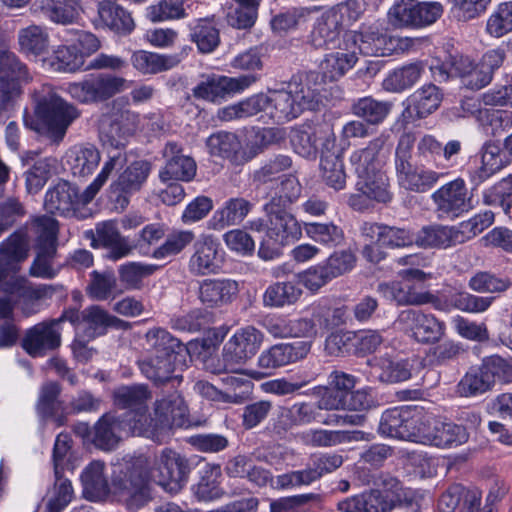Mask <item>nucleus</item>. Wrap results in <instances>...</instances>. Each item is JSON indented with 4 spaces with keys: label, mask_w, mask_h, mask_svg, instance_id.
Listing matches in <instances>:
<instances>
[{
    "label": "nucleus",
    "mask_w": 512,
    "mask_h": 512,
    "mask_svg": "<svg viewBox=\"0 0 512 512\" xmlns=\"http://www.w3.org/2000/svg\"><path fill=\"white\" fill-rule=\"evenodd\" d=\"M415 236V245L422 248H446L469 239L463 231L439 224L424 226Z\"/></svg>",
    "instance_id": "nucleus-30"
},
{
    "label": "nucleus",
    "mask_w": 512,
    "mask_h": 512,
    "mask_svg": "<svg viewBox=\"0 0 512 512\" xmlns=\"http://www.w3.org/2000/svg\"><path fill=\"white\" fill-rule=\"evenodd\" d=\"M27 227L12 233L0 244V283L16 274L29 255Z\"/></svg>",
    "instance_id": "nucleus-17"
},
{
    "label": "nucleus",
    "mask_w": 512,
    "mask_h": 512,
    "mask_svg": "<svg viewBox=\"0 0 512 512\" xmlns=\"http://www.w3.org/2000/svg\"><path fill=\"white\" fill-rule=\"evenodd\" d=\"M479 154L481 158L480 165L468 171L469 181L473 188L478 187L511 162V156H509L508 152L493 141L484 143Z\"/></svg>",
    "instance_id": "nucleus-22"
},
{
    "label": "nucleus",
    "mask_w": 512,
    "mask_h": 512,
    "mask_svg": "<svg viewBox=\"0 0 512 512\" xmlns=\"http://www.w3.org/2000/svg\"><path fill=\"white\" fill-rule=\"evenodd\" d=\"M443 100L441 89L433 83H428L415 90L405 102V108L401 114L406 124L425 119L435 112Z\"/></svg>",
    "instance_id": "nucleus-16"
},
{
    "label": "nucleus",
    "mask_w": 512,
    "mask_h": 512,
    "mask_svg": "<svg viewBox=\"0 0 512 512\" xmlns=\"http://www.w3.org/2000/svg\"><path fill=\"white\" fill-rule=\"evenodd\" d=\"M291 93L287 88L286 90L272 91L267 95L269 114L278 122L294 119L301 114Z\"/></svg>",
    "instance_id": "nucleus-49"
},
{
    "label": "nucleus",
    "mask_w": 512,
    "mask_h": 512,
    "mask_svg": "<svg viewBox=\"0 0 512 512\" xmlns=\"http://www.w3.org/2000/svg\"><path fill=\"white\" fill-rule=\"evenodd\" d=\"M324 84V76L318 71H308L292 77L288 83V90L293 96L301 113L305 110H314L320 102V91Z\"/></svg>",
    "instance_id": "nucleus-23"
},
{
    "label": "nucleus",
    "mask_w": 512,
    "mask_h": 512,
    "mask_svg": "<svg viewBox=\"0 0 512 512\" xmlns=\"http://www.w3.org/2000/svg\"><path fill=\"white\" fill-rule=\"evenodd\" d=\"M424 71L421 62L404 65L391 72L383 81V87L389 92H402L412 87Z\"/></svg>",
    "instance_id": "nucleus-47"
},
{
    "label": "nucleus",
    "mask_w": 512,
    "mask_h": 512,
    "mask_svg": "<svg viewBox=\"0 0 512 512\" xmlns=\"http://www.w3.org/2000/svg\"><path fill=\"white\" fill-rule=\"evenodd\" d=\"M34 102L37 120L25 113V126L44 134L53 143H60L69 126L80 116V111L58 96L50 86L35 92Z\"/></svg>",
    "instance_id": "nucleus-2"
},
{
    "label": "nucleus",
    "mask_w": 512,
    "mask_h": 512,
    "mask_svg": "<svg viewBox=\"0 0 512 512\" xmlns=\"http://www.w3.org/2000/svg\"><path fill=\"white\" fill-rule=\"evenodd\" d=\"M148 354L138 360L142 374L156 385L170 381L177 362L187 349L179 339L163 328H152L145 334Z\"/></svg>",
    "instance_id": "nucleus-3"
},
{
    "label": "nucleus",
    "mask_w": 512,
    "mask_h": 512,
    "mask_svg": "<svg viewBox=\"0 0 512 512\" xmlns=\"http://www.w3.org/2000/svg\"><path fill=\"white\" fill-rule=\"evenodd\" d=\"M105 463L92 461L82 472L81 482L84 496L91 501L103 500L109 494L108 479L104 473Z\"/></svg>",
    "instance_id": "nucleus-36"
},
{
    "label": "nucleus",
    "mask_w": 512,
    "mask_h": 512,
    "mask_svg": "<svg viewBox=\"0 0 512 512\" xmlns=\"http://www.w3.org/2000/svg\"><path fill=\"white\" fill-rule=\"evenodd\" d=\"M114 152H109L108 159L104 162L103 167L94 181L82 192L79 188L66 180H60L45 195L44 207L51 214H59L62 216H73L76 218H85L86 213L81 208L89 204L107 182L111 174L116 169H121L127 162V156L121 151L124 143L120 140H105Z\"/></svg>",
    "instance_id": "nucleus-1"
},
{
    "label": "nucleus",
    "mask_w": 512,
    "mask_h": 512,
    "mask_svg": "<svg viewBox=\"0 0 512 512\" xmlns=\"http://www.w3.org/2000/svg\"><path fill=\"white\" fill-rule=\"evenodd\" d=\"M151 165L148 161L138 160L132 162L110 185L112 194L117 195V201L122 194H131L139 191L145 183Z\"/></svg>",
    "instance_id": "nucleus-34"
},
{
    "label": "nucleus",
    "mask_w": 512,
    "mask_h": 512,
    "mask_svg": "<svg viewBox=\"0 0 512 512\" xmlns=\"http://www.w3.org/2000/svg\"><path fill=\"white\" fill-rule=\"evenodd\" d=\"M101 160L99 150L91 144L76 146L67 153V162L75 176L90 175Z\"/></svg>",
    "instance_id": "nucleus-39"
},
{
    "label": "nucleus",
    "mask_w": 512,
    "mask_h": 512,
    "mask_svg": "<svg viewBox=\"0 0 512 512\" xmlns=\"http://www.w3.org/2000/svg\"><path fill=\"white\" fill-rule=\"evenodd\" d=\"M512 31V2L501 3L489 16L486 32L495 38H500Z\"/></svg>",
    "instance_id": "nucleus-64"
},
{
    "label": "nucleus",
    "mask_w": 512,
    "mask_h": 512,
    "mask_svg": "<svg viewBox=\"0 0 512 512\" xmlns=\"http://www.w3.org/2000/svg\"><path fill=\"white\" fill-rule=\"evenodd\" d=\"M293 166L292 158L285 154H278L267 160L252 174V181L257 186L265 185L273 181L281 180L282 173Z\"/></svg>",
    "instance_id": "nucleus-50"
},
{
    "label": "nucleus",
    "mask_w": 512,
    "mask_h": 512,
    "mask_svg": "<svg viewBox=\"0 0 512 512\" xmlns=\"http://www.w3.org/2000/svg\"><path fill=\"white\" fill-rule=\"evenodd\" d=\"M264 334L254 326L239 329L225 344L224 356L226 361L233 364H243L251 359L260 349Z\"/></svg>",
    "instance_id": "nucleus-20"
},
{
    "label": "nucleus",
    "mask_w": 512,
    "mask_h": 512,
    "mask_svg": "<svg viewBox=\"0 0 512 512\" xmlns=\"http://www.w3.org/2000/svg\"><path fill=\"white\" fill-rule=\"evenodd\" d=\"M320 172L323 182L335 191L346 187V172L341 152L325 149L321 153Z\"/></svg>",
    "instance_id": "nucleus-37"
},
{
    "label": "nucleus",
    "mask_w": 512,
    "mask_h": 512,
    "mask_svg": "<svg viewBox=\"0 0 512 512\" xmlns=\"http://www.w3.org/2000/svg\"><path fill=\"white\" fill-rule=\"evenodd\" d=\"M443 13L438 2L396 0L388 11L390 23L395 27H424L434 23Z\"/></svg>",
    "instance_id": "nucleus-10"
},
{
    "label": "nucleus",
    "mask_w": 512,
    "mask_h": 512,
    "mask_svg": "<svg viewBox=\"0 0 512 512\" xmlns=\"http://www.w3.org/2000/svg\"><path fill=\"white\" fill-rule=\"evenodd\" d=\"M470 432L463 425L452 422H441L424 419L423 434L419 437V441H428L431 445L445 448L452 445H460L466 443L469 439Z\"/></svg>",
    "instance_id": "nucleus-26"
},
{
    "label": "nucleus",
    "mask_w": 512,
    "mask_h": 512,
    "mask_svg": "<svg viewBox=\"0 0 512 512\" xmlns=\"http://www.w3.org/2000/svg\"><path fill=\"white\" fill-rule=\"evenodd\" d=\"M399 321L408 325L413 337L420 343H436L445 333V325L434 315L407 309L400 313Z\"/></svg>",
    "instance_id": "nucleus-25"
},
{
    "label": "nucleus",
    "mask_w": 512,
    "mask_h": 512,
    "mask_svg": "<svg viewBox=\"0 0 512 512\" xmlns=\"http://www.w3.org/2000/svg\"><path fill=\"white\" fill-rule=\"evenodd\" d=\"M27 227L12 233L0 244V283L16 274L29 255Z\"/></svg>",
    "instance_id": "nucleus-18"
},
{
    "label": "nucleus",
    "mask_w": 512,
    "mask_h": 512,
    "mask_svg": "<svg viewBox=\"0 0 512 512\" xmlns=\"http://www.w3.org/2000/svg\"><path fill=\"white\" fill-rule=\"evenodd\" d=\"M122 421L111 413L104 414L94 425L93 444L102 450H113L120 441Z\"/></svg>",
    "instance_id": "nucleus-38"
},
{
    "label": "nucleus",
    "mask_w": 512,
    "mask_h": 512,
    "mask_svg": "<svg viewBox=\"0 0 512 512\" xmlns=\"http://www.w3.org/2000/svg\"><path fill=\"white\" fill-rule=\"evenodd\" d=\"M311 349V342L294 341L277 343L263 350L257 359L258 367L264 372L253 371V378L271 375L275 370L304 359Z\"/></svg>",
    "instance_id": "nucleus-12"
},
{
    "label": "nucleus",
    "mask_w": 512,
    "mask_h": 512,
    "mask_svg": "<svg viewBox=\"0 0 512 512\" xmlns=\"http://www.w3.org/2000/svg\"><path fill=\"white\" fill-rule=\"evenodd\" d=\"M61 342V331L49 319L29 328L21 346L29 356L37 358L57 350Z\"/></svg>",
    "instance_id": "nucleus-19"
},
{
    "label": "nucleus",
    "mask_w": 512,
    "mask_h": 512,
    "mask_svg": "<svg viewBox=\"0 0 512 512\" xmlns=\"http://www.w3.org/2000/svg\"><path fill=\"white\" fill-rule=\"evenodd\" d=\"M238 283L230 279H205L199 286V299L208 307H220L232 301Z\"/></svg>",
    "instance_id": "nucleus-33"
},
{
    "label": "nucleus",
    "mask_w": 512,
    "mask_h": 512,
    "mask_svg": "<svg viewBox=\"0 0 512 512\" xmlns=\"http://www.w3.org/2000/svg\"><path fill=\"white\" fill-rule=\"evenodd\" d=\"M114 403L121 409H128L135 415L133 417L134 427L141 429L143 422L148 420L147 401L151 393L146 385H130L117 388L114 393Z\"/></svg>",
    "instance_id": "nucleus-29"
},
{
    "label": "nucleus",
    "mask_w": 512,
    "mask_h": 512,
    "mask_svg": "<svg viewBox=\"0 0 512 512\" xmlns=\"http://www.w3.org/2000/svg\"><path fill=\"white\" fill-rule=\"evenodd\" d=\"M190 38L196 43L201 53L214 51L220 43L219 30L210 21L204 19L197 20L191 27Z\"/></svg>",
    "instance_id": "nucleus-57"
},
{
    "label": "nucleus",
    "mask_w": 512,
    "mask_h": 512,
    "mask_svg": "<svg viewBox=\"0 0 512 512\" xmlns=\"http://www.w3.org/2000/svg\"><path fill=\"white\" fill-rule=\"evenodd\" d=\"M44 9L48 18L57 24H72L79 17L77 0H49Z\"/></svg>",
    "instance_id": "nucleus-62"
},
{
    "label": "nucleus",
    "mask_w": 512,
    "mask_h": 512,
    "mask_svg": "<svg viewBox=\"0 0 512 512\" xmlns=\"http://www.w3.org/2000/svg\"><path fill=\"white\" fill-rule=\"evenodd\" d=\"M206 146L212 156L229 159L239 150L240 142L234 133L220 131L208 137Z\"/></svg>",
    "instance_id": "nucleus-63"
},
{
    "label": "nucleus",
    "mask_w": 512,
    "mask_h": 512,
    "mask_svg": "<svg viewBox=\"0 0 512 512\" xmlns=\"http://www.w3.org/2000/svg\"><path fill=\"white\" fill-rule=\"evenodd\" d=\"M318 141H322L321 152L325 149L335 148L336 137L332 125L318 118L307 120L296 126L290 134V142L294 151L304 158L317 156Z\"/></svg>",
    "instance_id": "nucleus-8"
},
{
    "label": "nucleus",
    "mask_w": 512,
    "mask_h": 512,
    "mask_svg": "<svg viewBox=\"0 0 512 512\" xmlns=\"http://www.w3.org/2000/svg\"><path fill=\"white\" fill-rule=\"evenodd\" d=\"M392 108L389 101H380L371 96L355 100L351 105V112L369 125L382 123Z\"/></svg>",
    "instance_id": "nucleus-40"
},
{
    "label": "nucleus",
    "mask_w": 512,
    "mask_h": 512,
    "mask_svg": "<svg viewBox=\"0 0 512 512\" xmlns=\"http://www.w3.org/2000/svg\"><path fill=\"white\" fill-rule=\"evenodd\" d=\"M253 203L243 197H233L214 212L209 225L213 230H223L229 226L239 225L251 212Z\"/></svg>",
    "instance_id": "nucleus-32"
},
{
    "label": "nucleus",
    "mask_w": 512,
    "mask_h": 512,
    "mask_svg": "<svg viewBox=\"0 0 512 512\" xmlns=\"http://www.w3.org/2000/svg\"><path fill=\"white\" fill-rule=\"evenodd\" d=\"M194 238L195 235L192 231H178L169 234L164 243L153 250L151 257L159 261H165L181 253L185 247L193 242Z\"/></svg>",
    "instance_id": "nucleus-61"
},
{
    "label": "nucleus",
    "mask_w": 512,
    "mask_h": 512,
    "mask_svg": "<svg viewBox=\"0 0 512 512\" xmlns=\"http://www.w3.org/2000/svg\"><path fill=\"white\" fill-rule=\"evenodd\" d=\"M424 416L416 408L400 407L386 410L380 419L381 435L408 441H419L423 434Z\"/></svg>",
    "instance_id": "nucleus-9"
},
{
    "label": "nucleus",
    "mask_w": 512,
    "mask_h": 512,
    "mask_svg": "<svg viewBox=\"0 0 512 512\" xmlns=\"http://www.w3.org/2000/svg\"><path fill=\"white\" fill-rule=\"evenodd\" d=\"M341 31V25L335 14L322 15L316 22L309 41L316 49L334 44Z\"/></svg>",
    "instance_id": "nucleus-48"
},
{
    "label": "nucleus",
    "mask_w": 512,
    "mask_h": 512,
    "mask_svg": "<svg viewBox=\"0 0 512 512\" xmlns=\"http://www.w3.org/2000/svg\"><path fill=\"white\" fill-rule=\"evenodd\" d=\"M266 110H268V97L261 93L253 95L237 104L220 109L218 111V118L223 121H231L233 119L251 117Z\"/></svg>",
    "instance_id": "nucleus-46"
},
{
    "label": "nucleus",
    "mask_w": 512,
    "mask_h": 512,
    "mask_svg": "<svg viewBox=\"0 0 512 512\" xmlns=\"http://www.w3.org/2000/svg\"><path fill=\"white\" fill-rule=\"evenodd\" d=\"M131 62L134 68L143 74H157L177 66L180 63V57L140 50L133 53Z\"/></svg>",
    "instance_id": "nucleus-41"
},
{
    "label": "nucleus",
    "mask_w": 512,
    "mask_h": 512,
    "mask_svg": "<svg viewBox=\"0 0 512 512\" xmlns=\"http://www.w3.org/2000/svg\"><path fill=\"white\" fill-rule=\"evenodd\" d=\"M222 472L219 466L207 467L198 483L193 486L194 495L203 501H211L223 496L224 490L220 486Z\"/></svg>",
    "instance_id": "nucleus-52"
},
{
    "label": "nucleus",
    "mask_w": 512,
    "mask_h": 512,
    "mask_svg": "<svg viewBox=\"0 0 512 512\" xmlns=\"http://www.w3.org/2000/svg\"><path fill=\"white\" fill-rule=\"evenodd\" d=\"M371 373L383 383H397L411 377V365L408 360L380 357L375 359Z\"/></svg>",
    "instance_id": "nucleus-42"
},
{
    "label": "nucleus",
    "mask_w": 512,
    "mask_h": 512,
    "mask_svg": "<svg viewBox=\"0 0 512 512\" xmlns=\"http://www.w3.org/2000/svg\"><path fill=\"white\" fill-rule=\"evenodd\" d=\"M301 294L302 290L292 282H277L266 289L263 303L266 307H283L294 304Z\"/></svg>",
    "instance_id": "nucleus-55"
},
{
    "label": "nucleus",
    "mask_w": 512,
    "mask_h": 512,
    "mask_svg": "<svg viewBox=\"0 0 512 512\" xmlns=\"http://www.w3.org/2000/svg\"><path fill=\"white\" fill-rule=\"evenodd\" d=\"M354 43L358 45L359 51L364 55L383 57L404 52L411 45V39L366 31L356 35Z\"/></svg>",
    "instance_id": "nucleus-24"
},
{
    "label": "nucleus",
    "mask_w": 512,
    "mask_h": 512,
    "mask_svg": "<svg viewBox=\"0 0 512 512\" xmlns=\"http://www.w3.org/2000/svg\"><path fill=\"white\" fill-rule=\"evenodd\" d=\"M31 80L26 64L13 51L0 48V111L12 109L22 94V85Z\"/></svg>",
    "instance_id": "nucleus-6"
},
{
    "label": "nucleus",
    "mask_w": 512,
    "mask_h": 512,
    "mask_svg": "<svg viewBox=\"0 0 512 512\" xmlns=\"http://www.w3.org/2000/svg\"><path fill=\"white\" fill-rule=\"evenodd\" d=\"M85 236L91 240L92 247L97 248L101 245L108 248V258L112 260L127 256L133 249L128 239L120 234L116 224L111 221L99 223L96 226V233L89 230L85 232Z\"/></svg>",
    "instance_id": "nucleus-27"
},
{
    "label": "nucleus",
    "mask_w": 512,
    "mask_h": 512,
    "mask_svg": "<svg viewBox=\"0 0 512 512\" xmlns=\"http://www.w3.org/2000/svg\"><path fill=\"white\" fill-rule=\"evenodd\" d=\"M257 81L253 74L239 77L212 76L198 83L192 90L193 96L210 102H217L227 95L241 92Z\"/></svg>",
    "instance_id": "nucleus-14"
},
{
    "label": "nucleus",
    "mask_w": 512,
    "mask_h": 512,
    "mask_svg": "<svg viewBox=\"0 0 512 512\" xmlns=\"http://www.w3.org/2000/svg\"><path fill=\"white\" fill-rule=\"evenodd\" d=\"M223 265L219 244L211 236H202L193 244L188 270L193 276L217 274Z\"/></svg>",
    "instance_id": "nucleus-21"
},
{
    "label": "nucleus",
    "mask_w": 512,
    "mask_h": 512,
    "mask_svg": "<svg viewBox=\"0 0 512 512\" xmlns=\"http://www.w3.org/2000/svg\"><path fill=\"white\" fill-rule=\"evenodd\" d=\"M95 103L110 99L127 88L129 83L125 78L109 74H99L90 77Z\"/></svg>",
    "instance_id": "nucleus-56"
},
{
    "label": "nucleus",
    "mask_w": 512,
    "mask_h": 512,
    "mask_svg": "<svg viewBox=\"0 0 512 512\" xmlns=\"http://www.w3.org/2000/svg\"><path fill=\"white\" fill-rule=\"evenodd\" d=\"M396 508L389 497L379 490H370L338 503L341 512H391Z\"/></svg>",
    "instance_id": "nucleus-35"
},
{
    "label": "nucleus",
    "mask_w": 512,
    "mask_h": 512,
    "mask_svg": "<svg viewBox=\"0 0 512 512\" xmlns=\"http://www.w3.org/2000/svg\"><path fill=\"white\" fill-rule=\"evenodd\" d=\"M190 472V462L186 457L164 448L155 456L151 477L166 492L176 494L187 484Z\"/></svg>",
    "instance_id": "nucleus-7"
},
{
    "label": "nucleus",
    "mask_w": 512,
    "mask_h": 512,
    "mask_svg": "<svg viewBox=\"0 0 512 512\" xmlns=\"http://www.w3.org/2000/svg\"><path fill=\"white\" fill-rule=\"evenodd\" d=\"M162 155L166 162L159 172L161 181L190 182L194 179L197 171L196 162L192 157L184 154L181 144L174 141L167 142Z\"/></svg>",
    "instance_id": "nucleus-15"
},
{
    "label": "nucleus",
    "mask_w": 512,
    "mask_h": 512,
    "mask_svg": "<svg viewBox=\"0 0 512 512\" xmlns=\"http://www.w3.org/2000/svg\"><path fill=\"white\" fill-rule=\"evenodd\" d=\"M443 176L431 169H415L413 165L397 174L399 184L407 190L423 193L430 190Z\"/></svg>",
    "instance_id": "nucleus-44"
},
{
    "label": "nucleus",
    "mask_w": 512,
    "mask_h": 512,
    "mask_svg": "<svg viewBox=\"0 0 512 512\" xmlns=\"http://www.w3.org/2000/svg\"><path fill=\"white\" fill-rule=\"evenodd\" d=\"M358 58L355 52L337 51L328 54L321 63L324 80L336 81L350 70L357 62Z\"/></svg>",
    "instance_id": "nucleus-54"
},
{
    "label": "nucleus",
    "mask_w": 512,
    "mask_h": 512,
    "mask_svg": "<svg viewBox=\"0 0 512 512\" xmlns=\"http://www.w3.org/2000/svg\"><path fill=\"white\" fill-rule=\"evenodd\" d=\"M436 211L441 217L455 218L472 209V196L469 195L462 178L446 183L432 194Z\"/></svg>",
    "instance_id": "nucleus-13"
},
{
    "label": "nucleus",
    "mask_w": 512,
    "mask_h": 512,
    "mask_svg": "<svg viewBox=\"0 0 512 512\" xmlns=\"http://www.w3.org/2000/svg\"><path fill=\"white\" fill-rule=\"evenodd\" d=\"M97 11L102 25L118 35H128L135 28L131 13L116 0L100 1Z\"/></svg>",
    "instance_id": "nucleus-31"
},
{
    "label": "nucleus",
    "mask_w": 512,
    "mask_h": 512,
    "mask_svg": "<svg viewBox=\"0 0 512 512\" xmlns=\"http://www.w3.org/2000/svg\"><path fill=\"white\" fill-rule=\"evenodd\" d=\"M123 476L113 479V486L126 494L125 504L128 510L137 511L151 499L148 488V475L142 459H137L121 471Z\"/></svg>",
    "instance_id": "nucleus-11"
},
{
    "label": "nucleus",
    "mask_w": 512,
    "mask_h": 512,
    "mask_svg": "<svg viewBox=\"0 0 512 512\" xmlns=\"http://www.w3.org/2000/svg\"><path fill=\"white\" fill-rule=\"evenodd\" d=\"M492 387L493 385L488 376L484 374L482 368L480 366L477 368L472 367L459 381L457 393L462 397H472L483 394L491 390Z\"/></svg>",
    "instance_id": "nucleus-58"
},
{
    "label": "nucleus",
    "mask_w": 512,
    "mask_h": 512,
    "mask_svg": "<svg viewBox=\"0 0 512 512\" xmlns=\"http://www.w3.org/2000/svg\"><path fill=\"white\" fill-rule=\"evenodd\" d=\"M18 43L24 54L39 56L48 49L49 35L43 27L30 25L19 31Z\"/></svg>",
    "instance_id": "nucleus-51"
},
{
    "label": "nucleus",
    "mask_w": 512,
    "mask_h": 512,
    "mask_svg": "<svg viewBox=\"0 0 512 512\" xmlns=\"http://www.w3.org/2000/svg\"><path fill=\"white\" fill-rule=\"evenodd\" d=\"M82 324L87 325L91 337L101 334L108 326L124 328L128 325V323L109 315L104 309L96 305L82 311Z\"/></svg>",
    "instance_id": "nucleus-53"
},
{
    "label": "nucleus",
    "mask_w": 512,
    "mask_h": 512,
    "mask_svg": "<svg viewBox=\"0 0 512 512\" xmlns=\"http://www.w3.org/2000/svg\"><path fill=\"white\" fill-rule=\"evenodd\" d=\"M304 231L311 240L329 249L341 245L345 239L343 229L334 222H305Z\"/></svg>",
    "instance_id": "nucleus-45"
},
{
    "label": "nucleus",
    "mask_w": 512,
    "mask_h": 512,
    "mask_svg": "<svg viewBox=\"0 0 512 512\" xmlns=\"http://www.w3.org/2000/svg\"><path fill=\"white\" fill-rule=\"evenodd\" d=\"M372 483L384 496L389 497L395 507L405 504L412 500L408 497L401 482L389 473L379 472L372 476Z\"/></svg>",
    "instance_id": "nucleus-59"
},
{
    "label": "nucleus",
    "mask_w": 512,
    "mask_h": 512,
    "mask_svg": "<svg viewBox=\"0 0 512 512\" xmlns=\"http://www.w3.org/2000/svg\"><path fill=\"white\" fill-rule=\"evenodd\" d=\"M377 291L388 300L395 301L401 306H418L431 303L436 308L442 309L441 302L430 292H417L413 285L405 282H382L377 286Z\"/></svg>",
    "instance_id": "nucleus-28"
},
{
    "label": "nucleus",
    "mask_w": 512,
    "mask_h": 512,
    "mask_svg": "<svg viewBox=\"0 0 512 512\" xmlns=\"http://www.w3.org/2000/svg\"><path fill=\"white\" fill-rule=\"evenodd\" d=\"M268 238L273 244L283 246L301 235V227L292 214L268 217Z\"/></svg>",
    "instance_id": "nucleus-43"
},
{
    "label": "nucleus",
    "mask_w": 512,
    "mask_h": 512,
    "mask_svg": "<svg viewBox=\"0 0 512 512\" xmlns=\"http://www.w3.org/2000/svg\"><path fill=\"white\" fill-rule=\"evenodd\" d=\"M84 64L83 54L75 44L59 46L50 60V65L55 71L75 72Z\"/></svg>",
    "instance_id": "nucleus-60"
},
{
    "label": "nucleus",
    "mask_w": 512,
    "mask_h": 512,
    "mask_svg": "<svg viewBox=\"0 0 512 512\" xmlns=\"http://www.w3.org/2000/svg\"><path fill=\"white\" fill-rule=\"evenodd\" d=\"M187 406L177 391H172L156 400L154 418H150L147 436L154 441L163 443L174 427L180 428L188 424Z\"/></svg>",
    "instance_id": "nucleus-5"
},
{
    "label": "nucleus",
    "mask_w": 512,
    "mask_h": 512,
    "mask_svg": "<svg viewBox=\"0 0 512 512\" xmlns=\"http://www.w3.org/2000/svg\"><path fill=\"white\" fill-rule=\"evenodd\" d=\"M387 140L388 136L382 134L370 141L365 148L353 152L350 157L351 164L355 167V172L360 179L356 184L357 191L381 203H388L392 199L389 178L379 170L378 160V155Z\"/></svg>",
    "instance_id": "nucleus-4"
}]
</instances>
